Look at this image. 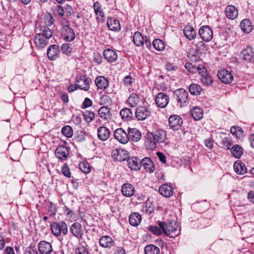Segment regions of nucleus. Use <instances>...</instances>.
Returning <instances> with one entry per match:
<instances>
[{
    "instance_id": "obj_1",
    "label": "nucleus",
    "mask_w": 254,
    "mask_h": 254,
    "mask_svg": "<svg viewBox=\"0 0 254 254\" xmlns=\"http://www.w3.org/2000/svg\"><path fill=\"white\" fill-rule=\"evenodd\" d=\"M53 35V32L47 26L41 28V32L35 35L34 42L36 46L38 48H44L48 44V40Z\"/></svg>"
},
{
    "instance_id": "obj_2",
    "label": "nucleus",
    "mask_w": 254,
    "mask_h": 254,
    "mask_svg": "<svg viewBox=\"0 0 254 254\" xmlns=\"http://www.w3.org/2000/svg\"><path fill=\"white\" fill-rule=\"evenodd\" d=\"M188 96V92L182 88L177 89L174 92V98L181 107L185 106L188 104L189 101Z\"/></svg>"
},
{
    "instance_id": "obj_3",
    "label": "nucleus",
    "mask_w": 254,
    "mask_h": 254,
    "mask_svg": "<svg viewBox=\"0 0 254 254\" xmlns=\"http://www.w3.org/2000/svg\"><path fill=\"white\" fill-rule=\"evenodd\" d=\"M51 229L52 233L57 237L61 235L62 233L65 235L68 232L67 225L63 221L60 222L58 223L53 222L51 224Z\"/></svg>"
},
{
    "instance_id": "obj_4",
    "label": "nucleus",
    "mask_w": 254,
    "mask_h": 254,
    "mask_svg": "<svg viewBox=\"0 0 254 254\" xmlns=\"http://www.w3.org/2000/svg\"><path fill=\"white\" fill-rule=\"evenodd\" d=\"M158 225L162 230L163 233L167 236L175 234L177 230L175 221H171L168 223L164 222H160Z\"/></svg>"
},
{
    "instance_id": "obj_5",
    "label": "nucleus",
    "mask_w": 254,
    "mask_h": 254,
    "mask_svg": "<svg viewBox=\"0 0 254 254\" xmlns=\"http://www.w3.org/2000/svg\"><path fill=\"white\" fill-rule=\"evenodd\" d=\"M114 134L115 138L121 143L126 144L129 141L128 132L127 133L122 128L116 129Z\"/></svg>"
},
{
    "instance_id": "obj_6",
    "label": "nucleus",
    "mask_w": 254,
    "mask_h": 254,
    "mask_svg": "<svg viewBox=\"0 0 254 254\" xmlns=\"http://www.w3.org/2000/svg\"><path fill=\"white\" fill-rule=\"evenodd\" d=\"M199 34L201 39L206 41H210L213 37V31L208 26H203L199 30Z\"/></svg>"
},
{
    "instance_id": "obj_7",
    "label": "nucleus",
    "mask_w": 254,
    "mask_h": 254,
    "mask_svg": "<svg viewBox=\"0 0 254 254\" xmlns=\"http://www.w3.org/2000/svg\"><path fill=\"white\" fill-rule=\"evenodd\" d=\"M169 126L173 130H179L183 123V119L178 115H171L169 119Z\"/></svg>"
},
{
    "instance_id": "obj_8",
    "label": "nucleus",
    "mask_w": 254,
    "mask_h": 254,
    "mask_svg": "<svg viewBox=\"0 0 254 254\" xmlns=\"http://www.w3.org/2000/svg\"><path fill=\"white\" fill-rule=\"evenodd\" d=\"M62 36L65 41L70 42L74 39L75 35L72 28L68 25H64L62 30Z\"/></svg>"
},
{
    "instance_id": "obj_9",
    "label": "nucleus",
    "mask_w": 254,
    "mask_h": 254,
    "mask_svg": "<svg viewBox=\"0 0 254 254\" xmlns=\"http://www.w3.org/2000/svg\"><path fill=\"white\" fill-rule=\"evenodd\" d=\"M217 76L222 82L226 84L230 83L233 79V76L231 73L224 69L219 70Z\"/></svg>"
},
{
    "instance_id": "obj_10",
    "label": "nucleus",
    "mask_w": 254,
    "mask_h": 254,
    "mask_svg": "<svg viewBox=\"0 0 254 254\" xmlns=\"http://www.w3.org/2000/svg\"><path fill=\"white\" fill-rule=\"evenodd\" d=\"M76 82L78 83V87L84 91H87L90 87L89 80L84 75L78 74L76 76Z\"/></svg>"
},
{
    "instance_id": "obj_11",
    "label": "nucleus",
    "mask_w": 254,
    "mask_h": 254,
    "mask_svg": "<svg viewBox=\"0 0 254 254\" xmlns=\"http://www.w3.org/2000/svg\"><path fill=\"white\" fill-rule=\"evenodd\" d=\"M55 154L56 157L61 160H65L69 155V151L66 146L64 145L59 146L56 151Z\"/></svg>"
},
{
    "instance_id": "obj_12",
    "label": "nucleus",
    "mask_w": 254,
    "mask_h": 254,
    "mask_svg": "<svg viewBox=\"0 0 254 254\" xmlns=\"http://www.w3.org/2000/svg\"><path fill=\"white\" fill-rule=\"evenodd\" d=\"M47 54L49 59L51 61L55 60L60 54L59 46L55 44L50 46L47 50Z\"/></svg>"
},
{
    "instance_id": "obj_13",
    "label": "nucleus",
    "mask_w": 254,
    "mask_h": 254,
    "mask_svg": "<svg viewBox=\"0 0 254 254\" xmlns=\"http://www.w3.org/2000/svg\"><path fill=\"white\" fill-rule=\"evenodd\" d=\"M150 111L144 107H137L135 111V117L139 121L144 120L150 116Z\"/></svg>"
},
{
    "instance_id": "obj_14",
    "label": "nucleus",
    "mask_w": 254,
    "mask_h": 254,
    "mask_svg": "<svg viewBox=\"0 0 254 254\" xmlns=\"http://www.w3.org/2000/svg\"><path fill=\"white\" fill-rule=\"evenodd\" d=\"M70 231L77 238H82L84 234L82 225L78 222H74L71 225Z\"/></svg>"
},
{
    "instance_id": "obj_15",
    "label": "nucleus",
    "mask_w": 254,
    "mask_h": 254,
    "mask_svg": "<svg viewBox=\"0 0 254 254\" xmlns=\"http://www.w3.org/2000/svg\"><path fill=\"white\" fill-rule=\"evenodd\" d=\"M155 102L159 107L164 108L168 104L169 97L164 93L160 92L156 97Z\"/></svg>"
},
{
    "instance_id": "obj_16",
    "label": "nucleus",
    "mask_w": 254,
    "mask_h": 254,
    "mask_svg": "<svg viewBox=\"0 0 254 254\" xmlns=\"http://www.w3.org/2000/svg\"><path fill=\"white\" fill-rule=\"evenodd\" d=\"M38 249L41 254H50L53 251L51 244L44 241L39 243Z\"/></svg>"
},
{
    "instance_id": "obj_17",
    "label": "nucleus",
    "mask_w": 254,
    "mask_h": 254,
    "mask_svg": "<svg viewBox=\"0 0 254 254\" xmlns=\"http://www.w3.org/2000/svg\"><path fill=\"white\" fill-rule=\"evenodd\" d=\"M141 166L148 172L152 173L155 170V166L150 158L145 157L141 161Z\"/></svg>"
},
{
    "instance_id": "obj_18",
    "label": "nucleus",
    "mask_w": 254,
    "mask_h": 254,
    "mask_svg": "<svg viewBox=\"0 0 254 254\" xmlns=\"http://www.w3.org/2000/svg\"><path fill=\"white\" fill-rule=\"evenodd\" d=\"M128 166L131 170L137 171L141 167V161L136 157H129L127 160Z\"/></svg>"
},
{
    "instance_id": "obj_19",
    "label": "nucleus",
    "mask_w": 254,
    "mask_h": 254,
    "mask_svg": "<svg viewBox=\"0 0 254 254\" xmlns=\"http://www.w3.org/2000/svg\"><path fill=\"white\" fill-rule=\"evenodd\" d=\"M97 135L101 140L105 141L110 137L111 133L107 127L102 126L98 128Z\"/></svg>"
},
{
    "instance_id": "obj_20",
    "label": "nucleus",
    "mask_w": 254,
    "mask_h": 254,
    "mask_svg": "<svg viewBox=\"0 0 254 254\" xmlns=\"http://www.w3.org/2000/svg\"><path fill=\"white\" fill-rule=\"evenodd\" d=\"M128 132V139H131L134 142L138 141L141 137V133L140 131L136 128H128L127 129Z\"/></svg>"
},
{
    "instance_id": "obj_21",
    "label": "nucleus",
    "mask_w": 254,
    "mask_h": 254,
    "mask_svg": "<svg viewBox=\"0 0 254 254\" xmlns=\"http://www.w3.org/2000/svg\"><path fill=\"white\" fill-rule=\"evenodd\" d=\"M160 193L166 197L172 196L173 194V189L172 187L167 184H163L159 189Z\"/></svg>"
},
{
    "instance_id": "obj_22",
    "label": "nucleus",
    "mask_w": 254,
    "mask_h": 254,
    "mask_svg": "<svg viewBox=\"0 0 254 254\" xmlns=\"http://www.w3.org/2000/svg\"><path fill=\"white\" fill-rule=\"evenodd\" d=\"M254 54L253 49L251 47H248L244 49L240 54V57L246 62H250L253 59Z\"/></svg>"
},
{
    "instance_id": "obj_23",
    "label": "nucleus",
    "mask_w": 254,
    "mask_h": 254,
    "mask_svg": "<svg viewBox=\"0 0 254 254\" xmlns=\"http://www.w3.org/2000/svg\"><path fill=\"white\" fill-rule=\"evenodd\" d=\"M103 55L105 58L111 63L116 61L118 58V55L116 52L110 49L105 50L103 52Z\"/></svg>"
},
{
    "instance_id": "obj_24",
    "label": "nucleus",
    "mask_w": 254,
    "mask_h": 254,
    "mask_svg": "<svg viewBox=\"0 0 254 254\" xmlns=\"http://www.w3.org/2000/svg\"><path fill=\"white\" fill-rule=\"evenodd\" d=\"M135 192L134 187L130 184H125L122 188V192L124 195L127 197L132 196Z\"/></svg>"
},
{
    "instance_id": "obj_25",
    "label": "nucleus",
    "mask_w": 254,
    "mask_h": 254,
    "mask_svg": "<svg viewBox=\"0 0 254 254\" xmlns=\"http://www.w3.org/2000/svg\"><path fill=\"white\" fill-rule=\"evenodd\" d=\"M225 13L226 16L231 19H234L238 15L237 9L233 5L227 6L225 9Z\"/></svg>"
},
{
    "instance_id": "obj_26",
    "label": "nucleus",
    "mask_w": 254,
    "mask_h": 254,
    "mask_svg": "<svg viewBox=\"0 0 254 254\" xmlns=\"http://www.w3.org/2000/svg\"><path fill=\"white\" fill-rule=\"evenodd\" d=\"M241 27L243 32L249 33L253 29L254 26L250 19H245L241 22Z\"/></svg>"
},
{
    "instance_id": "obj_27",
    "label": "nucleus",
    "mask_w": 254,
    "mask_h": 254,
    "mask_svg": "<svg viewBox=\"0 0 254 254\" xmlns=\"http://www.w3.org/2000/svg\"><path fill=\"white\" fill-rule=\"evenodd\" d=\"M99 243L101 247L109 248L112 247L114 243L112 238L109 236H102L100 239Z\"/></svg>"
},
{
    "instance_id": "obj_28",
    "label": "nucleus",
    "mask_w": 254,
    "mask_h": 254,
    "mask_svg": "<svg viewBox=\"0 0 254 254\" xmlns=\"http://www.w3.org/2000/svg\"><path fill=\"white\" fill-rule=\"evenodd\" d=\"M97 87L101 89H105L109 85L108 80L103 76L97 77L95 80Z\"/></svg>"
},
{
    "instance_id": "obj_29",
    "label": "nucleus",
    "mask_w": 254,
    "mask_h": 254,
    "mask_svg": "<svg viewBox=\"0 0 254 254\" xmlns=\"http://www.w3.org/2000/svg\"><path fill=\"white\" fill-rule=\"evenodd\" d=\"M147 141L146 143L148 148L153 150L156 147V143L157 142L155 139V138L152 133H148L146 134Z\"/></svg>"
},
{
    "instance_id": "obj_30",
    "label": "nucleus",
    "mask_w": 254,
    "mask_h": 254,
    "mask_svg": "<svg viewBox=\"0 0 254 254\" xmlns=\"http://www.w3.org/2000/svg\"><path fill=\"white\" fill-rule=\"evenodd\" d=\"M184 33L186 37L190 40L194 39L196 35V33L194 30V28L190 25L186 26L184 28Z\"/></svg>"
},
{
    "instance_id": "obj_31",
    "label": "nucleus",
    "mask_w": 254,
    "mask_h": 254,
    "mask_svg": "<svg viewBox=\"0 0 254 254\" xmlns=\"http://www.w3.org/2000/svg\"><path fill=\"white\" fill-rule=\"evenodd\" d=\"M141 220V216L138 213H132L129 217V222L131 225L136 226L138 225Z\"/></svg>"
},
{
    "instance_id": "obj_32",
    "label": "nucleus",
    "mask_w": 254,
    "mask_h": 254,
    "mask_svg": "<svg viewBox=\"0 0 254 254\" xmlns=\"http://www.w3.org/2000/svg\"><path fill=\"white\" fill-rule=\"evenodd\" d=\"M107 24L108 28L112 31H118L121 28L120 22L114 18L108 19Z\"/></svg>"
},
{
    "instance_id": "obj_33",
    "label": "nucleus",
    "mask_w": 254,
    "mask_h": 254,
    "mask_svg": "<svg viewBox=\"0 0 254 254\" xmlns=\"http://www.w3.org/2000/svg\"><path fill=\"white\" fill-rule=\"evenodd\" d=\"M117 153V156L116 157V159L119 161H124L125 160H127L129 158L128 154L127 152L123 149H119L115 151L114 153V155H116Z\"/></svg>"
},
{
    "instance_id": "obj_34",
    "label": "nucleus",
    "mask_w": 254,
    "mask_h": 254,
    "mask_svg": "<svg viewBox=\"0 0 254 254\" xmlns=\"http://www.w3.org/2000/svg\"><path fill=\"white\" fill-rule=\"evenodd\" d=\"M235 171L239 174L243 175L247 172V168L243 163L236 161L234 164Z\"/></svg>"
},
{
    "instance_id": "obj_35",
    "label": "nucleus",
    "mask_w": 254,
    "mask_h": 254,
    "mask_svg": "<svg viewBox=\"0 0 254 254\" xmlns=\"http://www.w3.org/2000/svg\"><path fill=\"white\" fill-rule=\"evenodd\" d=\"M98 114L100 118L103 119H108L111 117L110 109L106 106L101 107L99 111Z\"/></svg>"
},
{
    "instance_id": "obj_36",
    "label": "nucleus",
    "mask_w": 254,
    "mask_h": 254,
    "mask_svg": "<svg viewBox=\"0 0 254 254\" xmlns=\"http://www.w3.org/2000/svg\"><path fill=\"white\" fill-rule=\"evenodd\" d=\"M144 251L145 254H160L159 248L152 244L146 246Z\"/></svg>"
},
{
    "instance_id": "obj_37",
    "label": "nucleus",
    "mask_w": 254,
    "mask_h": 254,
    "mask_svg": "<svg viewBox=\"0 0 254 254\" xmlns=\"http://www.w3.org/2000/svg\"><path fill=\"white\" fill-rule=\"evenodd\" d=\"M232 155L236 158H239L243 153V149L239 145H234L230 149Z\"/></svg>"
},
{
    "instance_id": "obj_38",
    "label": "nucleus",
    "mask_w": 254,
    "mask_h": 254,
    "mask_svg": "<svg viewBox=\"0 0 254 254\" xmlns=\"http://www.w3.org/2000/svg\"><path fill=\"white\" fill-rule=\"evenodd\" d=\"M200 75V80L204 85H210L213 82L212 77L209 75L207 71L202 73Z\"/></svg>"
},
{
    "instance_id": "obj_39",
    "label": "nucleus",
    "mask_w": 254,
    "mask_h": 254,
    "mask_svg": "<svg viewBox=\"0 0 254 254\" xmlns=\"http://www.w3.org/2000/svg\"><path fill=\"white\" fill-rule=\"evenodd\" d=\"M127 101L130 107H135L139 102V97L136 93H132L128 98Z\"/></svg>"
},
{
    "instance_id": "obj_40",
    "label": "nucleus",
    "mask_w": 254,
    "mask_h": 254,
    "mask_svg": "<svg viewBox=\"0 0 254 254\" xmlns=\"http://www.w3.org/2000/svg\"><path fill=\"white\" fill-rule=\"evenodd\" d=\"M144 37L139 32H135L133 37V43L137 46H142L144 45Z\"/></svg>"
},
{
    "instance_id": "obj_41",
    "label": "nucleus",
    "mask_w": 254,
    "mask_h": 254,
    "mask_svg": "<svg viewBox=\"0 0 254 254\" xmlns=\"http://www.w3.org/2000/svg\"><path fill=\"white\" fill-rule=\"evenodd\" d=\"M156 140L158 143H162L166 140V132L163 130H158L153 134Z\"/></svg>"
},
{
    "instance_id": "obj_42",
    "label": "nucleus",
    "mask_w": 254,
    "mask_h": 254,
    "mask_svg": "<svg viewBox=\"0 0 254 254\" xmlns=\"http://www.w3.org/2000/svg\"><path fill=\"white\" fill-rule=\"evenodd\" d=\"M191 115L195 120L198 121L202 118L203 112L200 108L195 107L191 110Z\"/></svg>"
},
{
    "instance_id": "obj_43",
    "label": "nucleus",
    "mask_w": 254,
    "mask_h": 254,
    "mask_svg": "<svg viewBox=\"0 0 254 254\" xmlns=\"http://www.w3.org/2000/svg\"><path fill=\"white\" fill-rule=\"evenodd\" d=\"M120 115L123 119L127 121L130 120L133 116V113L129 108H124L120 111Z\"/></svg>"
},
{
    "instance_id": "obj_44",
    "label": "nucleus",
    "mask_w": 254,
    "mask_h": 254,
    "mask_svg": "<svg viewBox=\"0 0 254 254\" xmlns=\"http://www.w3.org/2000/svg\"><path fill=\"white\" fill-rule=\"evenodd\" d=\"M189 91L192 95L197 96L200 94L202 88L197 84H191L189 87Z\"/></svg>"
},
{
    "instance_id": "obj_45",
    "label": "nucleus",
    "mask_w": 254,
    "mask_h": 254,
    "mask_svg": "<svg viewBox=\"0 0 254 254\" xmlns=\"http://www.w3.org/2000/svg\"><path fill=\"white\" fill-rule=\"evenodd\" d=\"M230 132L237 138L243 137L244 134V131L242 130V128L238 126L232 127L231 128Z\"/></svg>"
},
{
    "instance_id": "obj_46",
    "label": "nucleus",
    "mask_w": 254,
    "mask_h": 254,
    "mask_svg": "<svg viewBox=\"0 0 254 254\" xmlns=\"http://www.w3.org/2000/svg\"><path fill=\"white\" fill-rule=\"evenodd\" d=\"M152 45L154 48L158 51H162L165 48L164 42L159 39L154 40Z\"/></svg>"
},
{
    "instance_id": "obj_47",
    "label": "nucleus",
    "mask_w": 254,
    "mask_h": 254,
    "mask_svg": "<svg viewBox=\"0 0 254 254\" xmlns=\"http://www.w3.org/2000/svg\"><path fill=\"white\" fill-rule=\"evenodd\" d=\"M79 168L85 174H88L91 171L90 165L87 162H80L79 164Z\"/></svg>"
},
{
    "instance_id": "obj_48",
    "label": "nucleus",
    "mask_w": 254,
    "mask_h": 254,
    "mask_svg": "<svg viewBox=\"0 0 254 254\" xmlns=\"http://www.w3.org/2000/svg\"><path fill=\"white\" fill-rule=\"evenodd\" d=\"M62 132L64 135L68 138L71 137L73 135L72 127L69 126H66L63 127Z\"/></svg>"
},
{
    "instance_id": "obj_49",
    "label": "nucleus",
    "mask_w": 254,
    "mask_h": 254,
    "mask_svg": "<svg viewBox=\"0 0 254 254\" xmlns=\"http://www.w3.org/2000/svg\"><path fill=\"white\" fill-rule=\"evenodd\" d=\"M61 50L63 54L67 56H71L72 52V49L69 46V44L66 43H64L62 45Z\"/></svg>"
},
{
    "instance_id": "obj_50",
    "label": "nucleus",
    "mask_w": 254,
    "mask_h": 254,
    "mask_svg": "<svg viewBox=\"0 0 254 254\" xmlns=\"http://www.w3.org/2000/svg\"><path fill=\"white\" fill-rule=\"evenodd\" d=\"M83 116L85 120L88 123L91 122L95 118L94 113L90 111H85L83 113Z\"/></svg>"
},
{
    "instance_id": "obj_51",
    "label": "nucleus",
    "mask_w": 254,
    "mask_h": 254,
    "mask_svg": "<svg viewBox=\"0 0 254 254\" xmlns=\"http://www.w3.org/2000/svg\"><path fill=\"white\" fill-rule=\"evenodd\" d=\"M148 229L156 235L159 236L162 234V231L160 228L156 226H150Z\"/></svg>"
},
{
    "instance_id": "obj_52",
    "label": "nucleus",
    "mask_w": 254,
    "mask_h": 254,
    "mask_svg": "<svg viewBox=\"0 0 254 254\" xmlns=\"http://www.w3.org/2000/svg\"><path fill=\"white\" fill-rule=\"evenodd\" d=\"M75 254H88V252L84 247L81 246L76 248Z\"/></svg>"
},
{
    "instance_id": "obj_53",
    "label": "nucleus",
    "mask_w": 254,
    "mask_h": 254,
    "mask_svg": "<svg viewBox=\"0 0 254 254\" xmlns=\"http://www.w3.org/2000/svg\"><path fill=\"white\" fill-rule=\"evenodd\" d=\"M62 172L65 176L69 178L71 177V174L69 171V168L67 165L66 164H64L63 167H62Z\"/></svg>"
},
{
    "instance_id": "obj_54",
    "label": "nucleus",
    "mask_w": 254,
    "mask_h": 254,
    "mask_svg": "<svg viewBox=\"0 0 254 254\" xmlns=\"http://www.w3.org/2000/svg\"><path fill=\"white\" fill-rule=\"evenodd\" d=\"M222 143L224 146L226 147L227 149H230V146L232 145V142L229 138L227 137L224 138L222 140Z\"/></svg>"
},
{
    "instance_id": "obj_55",
    "label": "nucleus",
    "mask_w": 254,
    "mask_h": 254,
    "mask_svg": "<svg viewBox=\"0 0 254 254\" xmlns=\"http://www.w3.org/2000/svg\"><path fill=\"white\" fill-rule=\"evenodd\" d=\"M185 66L186 68L190 72H195L196 71V65L190 63H187Z\"/></svg>"
},
{
    "instance_id": "obj_56",
    "label": "nucleus",
    "mask_w": 254,
    "mask_h": 254,
    "mask_svg": "<svg viewBox=\"0 0 254 254\" xmlns=\"http://www.w3.org/2000/svg\"><path fill=\"white\" fill-rule=\"evenodd\" d=\"M92 105V101L88 98H86L81 105L82 109L91 107Z\"/></svg>"
},
{
    "instance_id": "obj_57",
    "label": "nucleus",
    "mask_w": 254,
    "mask_h": 254,
    "mask_svg": "<svg viewBox=\"0 0 254 254\" xmlns=\"http://www.w3.org/2000/svg\"><path fill=\"white\" fill-rule=\"evenodd\" d=\"M56 9L59 16L61 17L64 16L65 13L64 7H63L62 5H59L56 7Z\"/></svg>"
},
{
    "instance_id": "obj_58",
    "label": "nucleus",
    "mask_w": 254,
    "mask_h": 254,
    "mask_svg": "<svg viewBox=\"0 0 254 254\" xmlns=\"http://www.w3.org/2000/svg\"><path fill=\"white\" fill-rule=\"evenodd\" d=\"M196 70L198 71L199 74L207 71L206 68L203 64H198L197 66H196Z\"/></svg>"
},
{
    "instance_id": "obj_59",
    "label": "nucleus",
    "mask_w": 254,
    "mask_h": 254,
    "mask_svg": "<svg viewBox=\"0 0 254 254\" xmlns=\"http://www.w3.org/2000/svg\"><path fill=\"white\" fill-rule=\"evenodd\" d=\"M101 102L102 104H107L110 103L111 101V99L109 98V97L107 95H103L100 98Z\"/></svg>"
},
{
    "instance_id": "obj_60",
    "label": "nucleus",
    "mask_w": 254,
    "mask_h": 254,
    "mask_svg": "<svg viewBox=\"0 0 254 254\" xmlns=\"http://www.w3.org/2000/svg\"><path fill=\"white\" fill-rule=\"evenodd\" d=\"M133 80L134 79H133L131 76L127 75L124 78V82L127 85H130L132 84Z\"/></svg>"
},
{
    "instance_id": "obj_61",
    "label": "nucleus",
    "mask_w": 254,
    "mask_h": 254,
    "mask_svg": "<svg viewBox=\"0 0 254 254\" xmlns=\"http://www.w3.org/2000/svg\"><path fill=\"white\" fill-rule=\"evenodd\" d=\"M94 59L98 64H100L102 63V57L100 54L98 53L94 54Z\"/></svg>"
},
{
    "instance_id": "obj_62",
    "label": "nucleus",
    "mask_w": 254,
    "mask_h": 254,
    "mask_svg": "<svg viewBox=\"0 0 254 254\" xmlns=\"http://www.w3.org/2000/svg\"><path fill=\"white\" fill-rule=\"evenodd\" d=\"M24 254H38V252L37 250H34L31 247H29L26 249Z\"/></svg>"
},
{
    "instance_id": "obj_63",
    "label": "nucleus",
    "mask_w": 254,
    "mask_h": 254,
    "mask_svg": "<svg viewBox=\"0 0 254 254\" xmlns=\"http://www.w3.org/2000/svg\"><path fill=\"white\" fill-rule=\"evenodd\" d=\"M157 154L160 161L163 163H165L166 162V158L164 154L161 152H158Z\"/></svg>"
},
{
    "instance_id": "obj_64",
    "label": "nucleus",
    "mask_w": 254,
    "mask_h": 254,
    "mask_svg": "<svg viewBox=\"0 0 254 254\" xmlns=\"http://www.w3.org/2000/svg\"><path fill=\"white\" fill-rule=\"evenodd\" d=\"M64 10L65 13H68L70 15L73 13V10L71 6L68 4L64 6Z\"/></svg>"
}]
</instances>
